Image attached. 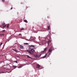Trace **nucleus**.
<instances>
[{"mask_svg": "<svg viewBox=\"0 0 77 77\" xmlns=\"http://www.w3.org/2000/svg\"><path fill=\"white\" fill-rule=\"evenodd\" d=\"M35 45H31L29 46V48L30 49H31L32 48H35Z\"/></svg>", "mask_w": 77, "mask_h": 77, "instance_id": "1", "label": "nucleus"}, {"mask_svg": "<svg viewBox=\"0 0 77 77\" xmlns=\"http://www.w3.org/2000/svg\"><path fill=\"white\" fill-rule=\"evenodd\" d=\"M41 56V54H40L39 55L36 54L34 55V56L35 57H36H36H40Z\"/></svg>", "mask_w": 77, "mask_h": 77, "instance_id": "2", "label": "nucleus"}, {"mask_svg": "<svg viewBox=\"0 0 77 77\" xmlns=\"http://www.w3.org/2000/svg\"><path fill=\"white\" fill-rule=\"evenodd\" d=\"M20 45V48L21 49H24V47L23 45Z\"/></svg>", "mask_w": 77, "mask_h": 77, "instance_id": "3", "label": "nucleus"}, {"mask_svg": "<svg viewBox=\"0 0 77 77\" xmlns=\"http://www.w3.org/2000/svg\"><path fill=\"white\" fill-rule=\"evenodd\" d=\"M31 49L30 50V51L31 52H32V53H33V52H35V50L33 48H31Z\"/></svg>", "mask_w": 77, "mask_h": 77, "instance_id": "4", "label": "nucleus"}, {"mask_svg": "<svg viewBox=\"0 0 77 77\" xmlns=\"http://www.w3.org/2000/svg\"><path fill=\"white\" fill-rule=\"evenodd\" d=\"M52 51V49H49V50L48 51V53H51V51Z\"/></svg>", "mask_w": 77, "mask_h": 77, "instance_id": "5", "label": "nucleus"}, {"mask_svg": "<svg viewBox=\"0 0 77 77\" xmlns=\"http://www.w3.org/2000/svg\"><path fill=\"white\" fill-rule=\"evenodd\" d=\"M50 54H51V53L50 52H48V53L46 54L47 56L48 55V56H49Z\"/></svg>", "mask_w": 77, "mask_h": 77, "instance_id": "6", "label": "nucleus"}, {"mask_svg": "<svg viewBox=\"0 0 77 77\" xmlns=\"http://www.w3.org/2000/svg\"><path fill=\"white\" fill-rule=\"evenodd\" d=\"M41 66L39 64H38L36 66V68H39V67Z\"/></svg>", "mask_w": 77, "mask_h": 77, "instance_id": "7", "label": "nucleus"}, {"mask_svg": "<svg viewBox=\"0 0 77 77\" xmlns=\"http://www.w3.org/2000/svg\"><path fill=\"white\" fill-rule=\"evenodd\" d=\"M27 51H28V53H30V54H32V53L29 50H28Z\"/></svg>", "mask_w": 77, "mask_h": 77, "instance_id": "8", "label": "nucleus"}, {"mask_svg": "<svg viewBox=\"0 0 77 77\" xmlns=\"http://www.w3.org/2000/svg\"><path fill=\"white\" fill-rule=\"evenodd\" d=\"M5 35L4 34H0V36H4Z\"/></svg>", "mask_w": 77, "mask_h": 77, "instance_id": "9", "label": "nucleus"}, {"mask_svg": "<svg viewBox=\"0 0 77 77\" xmlns=\"http://www.w3.org/2000/svg\"><path fill=\"white\" fill-rule=\"evenodd\" d=\"M47 48H44V51H43V52H45V51L47 50Z\"/></svg>", "mask_w": 77, "mask_h": 77, "instance_id": "10", "label": "nucleus"}, {"mask_svg": "<svg viewBox=\"0 0 77 77\" xmlns=\"http://www.w3.org/2000/svg\"><path fill=\"white\" fill-rule=\"evenodd\" d=\"M12 50H14V51H15V52H18V51L17 50H16V49H12Z\"/></svg>", "mask_w": 77, "mask_h": 77, "instance_id": "11", "label": "nucleus"}, {"mask_svg": "<svg viewBox=\"0 0 77 77\" xmlns=\"http://www.w3.org/2000/svg\"><path fill=\"white\" fill-rule=\"evenodd\" d=\"M26 56H27V58H29V59H32V58L29 57V55H26Z\"/></svg>", "mask_w": 77, "mask_h": 77, "instance_id": "12", "label": "nucleus"}, {"mask_svg": "<svg viewBox=\"0 0 77 77\" xmlns=\"http://www.w3.org/2000/svg\"><path fill=\"white\" fill-rule=\"evenodd\" d=\"M51 41H48V45H49V44H50V42H51Z\"/></svg>", "mask_w": 77, "mask_h": 77, "instance_id": "13", "label": "nucleus"}, {"mask_svg": "<svg viewBox=\"0 0 77 77\" xmlns=\"http://www.w3.org/2000/svg\"><path fill=\"white\" fill-rule=\"evenodd\" d=\"M13 68H14V69H15L16 68H17V66H13Z\"/></svg>", "mask_w": 77, "mask_h": 77, "instance_id": "14", "label": "nucleus"}, {"mask_svg": "<svg viewBox=\"0 0 77 77\" xmlns=\"http://www.w3.org/2000/svg\"><path fill=\"white\" fill-rule=\"evenodd\" d=\"M24 30V29L23 28H22L20 30V31H21L22 30Z\"/></svg>", "mask_w": 77, "mask_h": 77, "instance_id": "15", "label": "nucleus"}, {"mask_svg": "<svg viewBox=\"0 0 77 77\" xmlns=\"http://www.w3.org/2000/svg\"><path fill=\"white\" fill-rule=\"evenodd\" d=\"M24 22L26 23H28V22L27 21V20H24Z\"/></svg>", "mask_w": 77, "mask_h": 77, "instance_id": "16", "label": "nucleus"}, {"mask_svg": "<svg viewBox=\"0 0 77 77\" xmlns=\"http://www.w3.org/2000/svg\"><path fill=\"white\" fill-rule=\"evenodd\" d=\"M23 66L22 65H20V66L18 67V68H21Z\"/></svg>", "mask_w": 77, "mask_h": 77, "instance_id": "17", "label": "nucleus"}, {"mask_svg": "<svg viewBox=\"0 0 77 77\" xmlns=\"http://www.w3.org/2000/svg\"><path fill=\"white\" fill-rule=\"evenodd\" d=\"M24 44H25V45H29V43H24Z\"/></svg>", "mask_w": 77, "mask_h": 77, "instance_id": "18", "label": "nucleus"}, {"mask_svg": "<svg viewBox=\"0 0 77 77\" xmlns=\"http://www.w3.org/2000/svg\"><path fill=\"white\" fill-rule=\"evenodd\" d=\"M47 57V55H46L45 56H44L43 57V58H45V57Z\"/></svg>", "mask_w": 77, "mask_h": 77, "instance_id": "19", "label": "nucleus"}, {"mask_svg": "<svg viewBox=\"0 0 77 77\" xmlns=\"http://www.w3.org/2000/svg\"><path fill=\"white\" fill-rule=\"evenodd\" d=\"M48 30H49V29H50V26H48Z\"/></svg>", "mask_w": 77, "mask_h": 77, "instance_id": "20", "label": "nucleus"}, {"mask_svg": "<svg viewBox=\"0 0 77 77\" xmlns=\"http://www.w3.org/2000/svg\"><path fill=\"white\" fill-rule=\"evenodd\" d=\"M7 28H9V24H8L7 26Z\"/></svg>", "mask_w": 77, "mask_h": 77, "instance_id": "21", "label": "nucleus"}, {"mask_svg": "<svg viewBox=\"0 0 77 77\" xmlns=\"http://www.w3.org/2000/svg\"><path fill=\"white\" fill-rule=\"evenodd\" d=\"M6 26H7V25L6 24L5 25H4L3 26V27H5Z\"/></svg>", "mask_w": 77, "mask_h": 77, "instance_id": "22", "label": "nucleus"}, {"mask_svg": "<svg viewBox=\"0 0 77 77\" xmlns=\"http://www.w3.org/2000/svg\"><path fill=\"white\" fill-rule=\"evenodd\" d=\"M5 23H2V26H4V25H5Z\"/></svg>", "mask_w": 77, "mask_h": 77, "instance_id": "23", "label": "nucleus"}, {"mask_svg": "<svg viewBox=\"0 0 77 77\" xmlns=\"http://www.w3.org/2000/svg\"><path fill=\"white\" fill-rule=\"evenodd\" d=\"M3 32H5V30H2Z\"/></svg>", "mask_w": 77, "mask_h": 77, "instance_id": "24", "label": "nucleus"}, {"mask_svg": "<svg viewBox=\"0 0 77 77\" xmlns=\"http://www.w3.org/2000/svg\"><path fill=\"white\" fill-rule=\"evenodd\" d=\"M15 62L16 63H18V62H17V61H15Z\"/></svg>", "mask_w": 77, "mask_h": 77, "instance_id": "25", "label": "nucleus"}, {"mask_svg": "<svg viewBox=\"0 0 77 77\" xmlns=\"http://www.w3.org/2000/svg\"><path fill=\"white\" fill-rule=\"evenodd\" d=\"M2 44H3V43H0V45H2Z\"/></svg>", "mask_w": 77, "mask_h": 77, "instance_id": "26", "label": "nucleus"}, {"mask_svg": "<svg viewBox=\"0 0 77 77\" xmlns=\"http://www.w3.org/2000/svg\"><path fill=\"white\" fill-rule=\"evenodd\" d=\"M49 39H51V36H49Z\"/></svg>", "mask_w": 77, "mask_h": 77, "instance_id": "27", "label": "nucleus"}, {"mask_svg": "<svg viewBox=\"0 0 77 77\" xmlns=\"http://www.w3.org/2000/svg\"><path fill=\"white\" fill-rule=\"evenodd\" d=\"M2 2H4V0H2Z\"/></svg>", "mask_w": 77, "mask_h": 77, "instance_id": "28", "label": "nucleus"}, {"mask_svg": "<svg viewBox=\"0 0 77 77\" xmlns=\"http://www.w3.org/2000/svg\"><path fill=\"white\" fill-rule=\"evenodd\" d=\"M19 36H20V35H21V34H19Z\"/></svg>", "mask_w": 77, "mask_h": 77, "instance_id": "29", "label": "nucleus"}, {"mask_svg": "<svg viewBox=\"0 0 77 77\" xmlns=\"http://www.w3.org/2000/svg\"><path fill=\"white\" fill-rule=\"evenodd\" d=\"M11 9H12V8H11Z\"/></svg>", "mask_w": 77, "mask_h": 77, "instance_id": "30", "label": "nucleus"}, {"mask_svg": "<svg viewBox=\"0 0 77 77\" xmlns=\"http://www.w3.org/2000/svg\"><path fill=\"white\" fill-rule=\"evenodd\" d=\"M2 73H4V72H2Z\"/></svg>", "mask_w": 77, "mask_h": 77, "instance_id": "31", "label": "nucleus"}, {"mask_svg": "<svg viewBox=\"0 0 77 77\" xmlns=\"http://www.w3.org/2000/svg\"><path fill=\"white\" fill-rule=\"evenodd\" d=\"M48 30H49V29H48Z\"/></svg>", "mask_w": 77, "mask_h": 77, "instance_id": "32", "label": "nucleus"}]
</instances>
